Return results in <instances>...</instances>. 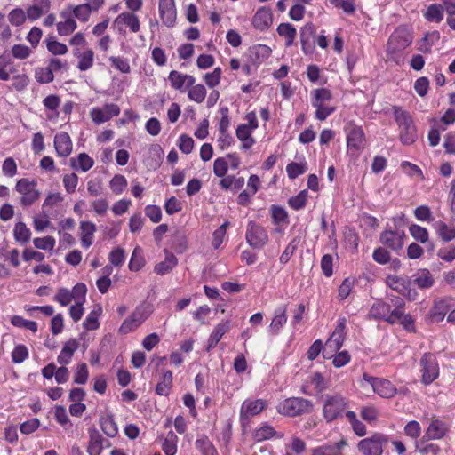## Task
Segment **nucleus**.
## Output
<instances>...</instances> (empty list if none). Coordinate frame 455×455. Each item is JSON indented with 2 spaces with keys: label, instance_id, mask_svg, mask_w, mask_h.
Instances as JSON below:
<instances>
[{
  "label": "nucleus",
  "instance_id": "43",
  "mask_svg": "<svg viewBox=\"0 0 455 455\" xmlns=\"http://www.w3.org/2000/svg\"><path fill=\"white\" fill-rule=\"evenodd\" d=\"M44 42L47 50L53 55H64L68 52L67 45L55 40L53 36L48 37Z\"/></svg>",
  "mask_w": 455,
  "mask_h": 455
},
{
  "label": "nucleus",
  "instance_id": "64",
  "mask_svg": "<svg viewBox=\"0 0 455 455\" xmlns=\"http://www.w3.org/2000/svg\"><path fill=\"white\" fill-rule=\"evenodd\" d=\"M437 256L445 262H451L455 259V245L450 244L438 250Z\"/></svg>",
  "mask_w": 455,
  "mask_h": 455
},
{
  "label": "nucleus",
  "instance_id": "51",
  "mask_svg": "<svg viewBox=\"0 0 455 455\" xmlns=\"http://www.w3.org/2000/svg\"><path fill=\"white\" fill-rule=\"evenodd\" d=\"M307 201V191L301 190L297 196L289 198L288 204L291 208L299 211L305 207Z\"/></svg>",
  "mask_w": 455,
  "mask_h": 455
},
{
  "label": "nucleus",
  "instance_id": "20",
  "mask_svg": "<svg viewBox=\"0 0 455 455\" xmlns=\"http://www.w3.org/2000/svg\"><path fill=\"white\" fill-rule=\"evenodd\" d=\"M432 226L435 235L442 243H446L455 240V225L447 224L443 220H437L435 221Z\"/></svg>",
  "mask_w": 455,
  "mask_h": 455
},
{
  "label": "nucleus",
  "instance_id": "2",
  "mask_svg": "<svg viewBox=\"0 0 455 455\" xmlns=\"http://www.w3.org/2000/svg\"><path fill=\"white\" fill-rule=\"evenodd\" d=\"M314 410L312 401L303 397H290L281 402L277 406L280 414L288 417H297L309 414Z\"/></svg>",
  "mask_w": 455,
  "mask_h": 455
},
{
  "label": "nucleus",
  "instance_id": "60",
  "mask_svg": "<svg viewBox=\"0 0 455 455\" xmlns=\"http://www.w3.org/2000/svg\"><path fill=\"white\" fill-rule=\"evenodd\" d=\"M275 434L276 432L272 427L265 425L255 431L254 439L257 442H262L273 437Z\"/></svg>",
  "mask_w": 455,
  "mask_h": 455
},
{
  "label": "nucleus",
  "instance_id": "5",
  "mask_svg": "<svg viewBox=\"0 0 455 455\" xmlns=\"http://www.w3.org/2000/svg\"><path fill=\"white\" fill-rule=\"evenodd\" d=\"M347 131V153L357 157L364 149L366 139L361 126L349 124Z\"/></svg>",
  "mask_w": 455,
  "mask_h": 455
},
{
  "label": "nucleus",
  "instance_id": "1",
  "mask_svg": "<svg viewBox=\"0 0 455 455\" xmlns=\"http://www.w3.org/2000/svg\"><path fill=\"white\" fill-rule=\"evenodd\" d=\"M395 120L400 128V140L403 145L414 143L418 138L417 129L410 113L402 108L394 106Z\"/></svg>",
  "mask_w": 455,
  "mask_h": 455
},
{
  "label": "nucleus",
  "instance_id": "54",
  "mask_svg": "<svg viewBox=\"0 0 455 455\" xmlns=\"http://www.w3.org/2000/svg\"><path fill=\"white\" fill-rule=\"evenodd\" d=\"M35 77L39 84H49L53 81L54 75L48 66L46 68H36Z\"/></svg>",
  "mask_w": 455,
  "mask_h": 455
},
{
  "label": "nucleus",
  "instance_id": "22",
  "mask_svg": "<svg viewBox=\"0 0 455 455\" xmlns=\"http://www.w3.org/2000/svg\"><path fill=\"white\" fill-rule=\"evenodd\" d=\"M287 306L281 305L275 308L274 317L269 326V331L272 334H278L280 330L287 322Z\"/></svg>",
  "mask_w": 455,
  "mask_h": 455
},
{
  "label": "nucleus",
  "instance_id": "28",
  "mask_svg": "<svg viewBox=\"0 0 455 455\" xmlns=\"http://www.w3.org/2000/svg\"><path fill=\"white\" fill-rule=\"evenodd\" d=\"M165 253L164 260L155 266V272L161 275L171 272L178 264V259L174 254L166 251Z\"/></svg>",
  "mask_w": 455,
  "mask_h": 455
},
{
  "label": "nucleus",
  "instance_id": "38",
  "mask_svg": "<svg viewBox=\"0 0 455 455\" xmlns=\"http://www.w3.org/2000/svg\"><path fill=\"white\" fill-rule=\"evenodd\" d=\"M196 448L198 449L203 455H218L217 450L205 435L196 439L195 443Z\"/></svg>",
  "mask_w": 455,
  "mask_h": 455
},
{
  "label": "nucleus",
  "instance_id": "48",
  "mask_svg": "<svg viewBox=\"0 0 455 455\" xmlns=\"http://www.w3.org/2000/svg\"><path fill=\"white\" fill-rule=\"evenodd\" d=\"M409 231H410L411 235L417 242L425 243L428 241L429 234H428V231L427 228H425L419 225H417V224H412L411 226H410Z\"/></svg>",
  "mask_w": 455,
  "mask_h": 455
},
{
  "label": "nucleus",
  "instance_id": "13",
  "mask_svg": "<svg viewBox=\"0 0 455 455\" xmlns=\"http://www.w3.org/2000/svg\"><path fill=\"white\" fill-rule=\"evenodd\" d=\"M266 407V401L262 399L245 400L240 410V420L242 424L249 421L251 417L259 414Z\"/></svg>",
  "mask_w": 455,
  "mask_h": 455
},
{
  "label": "nucleus",
  "instance_id": "31",
  "mask_svg": "<svg viewBox=\"0 0 455 455\" xmlns=\"http://www.w3.org/2000/svg\"><path fill=\"white\" fill-rule=\"evenodd\" d=\"M388 313H390V305L382 300H378L371 306L369 315L374 319L387 321Z\"/></svg>",
  "mask_w": 455,
  "mask_h": 455
},
{
  "label": "nucleus",
  "instance_id": "4",
  "mask_svg": "<svg viewBox=\"0 0 455 455\" xmlns=\"http://www.w3.org/2000/svg\"><path fill=\"white\" fill-rule=\"evenodd\" d=\"M36 187V180L28 178H22L16 182L15 190L21 196L20 204L22 206H30L39 199L41 193Z\"/></svg>",
  "mask_w": 455,
  "mask_h": 455
},
{
  "label": "nucleus",
  "instance_id": "27",
  "mask_svg": "<svg viewBox=\"0 0 455 455\" xmlns=\"http://www.w3.org/2000/svg\"><path fill=\"white\" fill-rule=\"evenodd\" d=\"M412 283L419 289H428L435 283L433 275L427 269H421L412 276Z\"/></svg>",
  "mask_w": 455,
  "mask_h": 455
},
{
  "label": "nucleus",
  "instance_id": "17",
  "mask_svg": "<svg viewBox=\"0 0 455 455\" xmlns=\"http://www.w3.org/2000/svg\"><path fill=\"white\" fill-rule=\"evenodd\" d=\"M448 431L449 427L445 422L434 419L430 422L420 442L427 443L430 440H440L445 436Z\"/></svg>",
  "mask_w": 455,
  "mask_h": 455
},
{
  "label": "nucleus",
  "instance_id": "16",
  "mask_svg": "<svg viewBox=\"0 0 455 455\" xmlns=\"http://www.w3.org/2000/svg\"><path fill=\"white\" fill-rule=\"evenodd\" d=\"M405 233L403 231L385 230L380 235L382 244L395 251L403 247Z\"/></svg>",
  "mask_w": 455,
  "mask_h": 455
},
{
  "label": "nucleus",
  "instance_id": "21",
  "mask_svg": "<svg viewBox=\"0 0 455 455\" xmlns=\"http://www.w3.org/2000/svg\"><path fill=\"white\" fill-rule=\"evenodd\" d=\"M272 20L271 12L267 8H260L254 14L252 24L256 29L264 31L270 27Z\"/></svg>",
  "mask_w": 455,
  "mask_h": 455
},
{
  "label": "nucleus",
  "instance_id": "23",
  "mask_svg": "<svg viewBox=\"0 0 455 455\" xmlns=\"http://www.w3.org/2000/svg\"><path fill=\"white\" fill-rule=\"evenodd\" d=\"M172 372L169 370L164 371L159 376V380L156 387V393L159 395L168 396L172 387Z\"/></svg>",
  "mask_w": 455,
  "mask_h": 455
},
{
  "label": "nucleus",
  "instance_id": "30",
  "mask_svg": "<svg viewBox=\"0 0 455 455\" xmlns=\"http://www.w3.org/2000/svg\"><path fill=\"white\" fill-rule=\"evenodd\" d=\"M100 425L101 430L108 437H115L118 433L117 425L111 414L101 416L100 419Z\"/></svg>",
  "mask_w": 455,
  "mask_h": 455
},
{
  "label": "nucleus",
  "instance_id": "56",
  "mask_svg": "<svg viewBox=\"0 0 455 455\" xmlns=\"http://www.w3.org/2000/svg\"><path fill=\"white\" fill-rule=\"evenodd\" d=\"M230 225L229 221H225L220 227H219L212 234V247L218 249L224 239L226 235L227 228Z\"/></svg>",
  "mask_w": 455,
  "mask_h": 455
},
{
  "label": "nucleus",
  "instance_id": "34",
  "mask_svg": "<svg viewBox=\"0 0 455 455\" xmlns=\"http://www.w3.org/2000/svg\"><path fill=\"white\" fill-rule=\"evenodd\" d=\"M270 213L275 225H287L289 223L288 213L283 206L276 204L271 205Z\"/></svg>",
  "mask_w": 455,
  "mask_h": 455
},
{
  "label": "nucleus",
  "instance_id": "57",
  "mask_svg": "<svg viewBox=\"0 0 455 455\" xmlns=\"http://www.w3.org/2000/svg\"><path fill=\"white\" fill-rule=\"evenodd\" d=\"M12 324L16 327H23L30 330L34 333L37 331V323L34 321L26 320L20 315H14L11 319Z\"/></svg>",
  "mask_w": 455,
  "mask_h": 455
},
{
  "label": "nucleus",
  "instance_id": "46",
  "mask_svg": "<svg viewBox=\"0 0 455 455\" xmlns=\"http://www.w3.org/2000/svg\"><path fill=\"white\" fill-rule=\"evenodd\" d=\"M145 264L143 251L140 247H136L132 254L129 268L132 271H139Z\"/></svg>",
  "mask_w": 455,
  "mask_h": 455
},
{
  "label": "nucleus",
  "instance_id": "59",
  "mask_svg": "<svg viewBox=\"0 0 455 455\" xmlns=\"http://www.w3.org/2000/svg\"><path fill=\"white\" fill-rule=\"evenodd\" d=\"M28 357V349L24 345H17L12 352V360L14 363H21Z\"/></svg>",
  "mask_w": 455,
  "mask_h": 455
},
{
  "label": "nucleus",
  "instance_id": "33",
  "mask_svg": "<svg viewBox=\"0 0 455 455\" xmlns=\"http://www.w3.org/2000/svg\"><path fill=\"white\" fill-rule=\"evenodd\" d=\"M448 310V306L445 301L440 300L435 303L430 309L428 316L433 323H439L443 320Z\"/></svg>",
  "mask_w": 455,
  "mask_h": 455
},
{
  "label": "nucleus",
  "instance_id": "37",
  "mask_svg": "<svg viewBox=\"0 0 455 455\" xmlns=\"http://www.w3.org/2000/svg\"><path fill=\"white\" fill-rule=\"evenodd\" d=\"M101 307H94L87 315L86 319L83 323V326L86 331L97 330L100 326L99 316L101 314Z\"/></svg>",
  "mask_w": 455,
  "mask_h": 455
},
{
  "label": "nucleus",
  "instance_id": "63",
  "mask_svg": "<svg viewBox=\"0 0 455 455\" xmlns=\"http://www.w3.org/2000/svg\"><path fill=\"white\" fill-rule=\"evenodd\" d=\"M32 53L31 49L24 44H14L12 48V54L15 59L25 60Z\"/></svg>",
  "mask_w": 455,
  "mask_h": 455
},
{
  "label": "nucleus",
  "instance_id": "41",
  "mask_svg": "<svg viewBox=\"0 0 455 455\" xmlns=\"http://www.w3.org/2000/svg\"><path fill=\"white\" fill-rule=\"evenodd\" d=\"M94 62V52L92 49L87 48L83 52V55L78 59L77 68L80 71L90 69Z\"/></svg>",
  "mask_w": 455,
  "mask_h": 455
},
{
  "label": "nucleus",
  "instance_id": "9",
  "mask_svg": "<svg viewBox=\"0 0 455 455\" xmlns=\"http://www.w3.org/2000/svg\"><path fill=\"white\" fill-rule=\"evenodd\" d=\"M412 43V35L405 26H399L390 36L387 51L388 53L401 52Z\"/></svg>",
  "mask_w": 455,
  "mask_h": 455
},
{
  "label": "nucleus",
  "instance_id": "14",
  "mask_svg": "<svg viewBox=\"0 0 455 455\" xmlns=\"http://www.w3.org/2000/svg\"><path fill=\"white\" fill-rule=\"evenodd\" d=\"M119 114L120 108L114 103L105 104L102 108H93L90 112L92 121L97 124H103Z\"/></svg>",
  "mask_w": 455,
  "mask_h": 455
},
{
  "label": "nucleus",
  "instance_id": "53",
  "mask_svg": "<svg viewBox=\"0 0 455 455\" xmlns=\"http://www.w3.org/2000/svg\"><path fill=\"white\" fill-rule=\"evenodd\" d=\"M109 186L116 195H120L127 187V180L124 176L116 174L111 179Z\"/></svg>",
  "mask_w": 455,
  "mask_h": 455
},
{
  "label": "nucleus",
  "instance_id": "12",
  "mask_svg": "<svg viewBox=\"0 0 455 455\" xmlns=\"http://www.w3.org/2000/svg\"><path fill=\"white\" fill-rule=\"evenodd\" d=\"M422 372L421 381L425 385L431 384L439 375V366L436 357L432 353H425L420 358Z\"/></svg>",
  "mask_w": 455,
  "mask_h": 455
},
{
  "label": "nucleus",
  "instance_id": "61",
  "mask_svg": "<svg viewBox=\"0 0 455 455\" xmlns=\"http://www.w3.org/2000/svg\"><path fill=\"white\" fill-rule=\"evenodd\" d=\"M8 20L12 25L19 27L25 22L26 14L21 8H15L10 12Z\"/></svg>",
  "mask_w": 455,
  "mask_h": 455
},
{
  "label": "nucleus",
  "instance_id": "26",
  "mask_svg": "<svg viewBox=\"0 0 455 455\" xmlns=\"http://www.w3.org/2000/svg\"><path fill=\"white\" fill-rule=\"evenodd\" d=\"M78 348V342L75 339H70L63 346L57 361L61 365H67L71 361L75 351Z\"/></svg>",
  "mask_w": 455,
  "mask_h": 455
},
{
  "label": "nucleus",
  "instance_id": "32",
  "mask_svg": "<svg viewBox=\"0 0 455 455\" xmlns=\"http://www.w3.org/2000/svg\"><path fill=\"white\" fill-rule=\"evenodd\" d=\"M60 16L66 20L64 21L58 22L56 25L59 35L68 36L74 32L77 28L76 21L74 19L69 18L68 15L64 12L60 13Z\"/></svg>",
  "mask_w": 455,
  "mask_h": 455
},
{
  "label": "nucleus",
  "instance_id": "3",
  "mask_svg": "<svg viewBox=\"0 0 455 455\" xmlns=\"http://www.w3.org/2000/svg\"><path fill=\"white\" fill-rule=\"evenodd\" d=\"M312 106L315 108V118L320 121L325 120L336 109L328 102L332 99L331 91L327 88H318L311 92Z\"/></svg>",
  "mask_w": 455,
  "mask_h": 455
},
{
  "label": "nucleus",
  "instance_id": "24",
  "mask_svg": "<svg viewBox=\"0 0 455 455\" xmlns=\"http://www.w3.org/2000/svg\"><path fill=\"white\" fill-rule=\"evenodd\" d=\"M114 22L128 27L132 33L139 32L140 28L139 17L130 12H124L120 13Z\"/></svg>",
  "mask_w": 455,
  "mask_h": 455
},
{
  "label": "nucleus",
  "instance_id": "25",
  "mask_svg": "<svg viewBox=\"0 0 455 455\" xmlns=\"http://www.w3.org/2000/svg\"><path fill=\"white\" fill-rule=\"evenodd\" d=\"M315 32V30L312 23H307L300 29V43L305 54L313 52L311 38L314 36Z\"/></svg>",
  "mask_w": 455,
  "mask_h": 455
},
{
  "label": "nucleus",
  "instance_id": "40",
  "mask_svg": "<svg viewBox=\"0 0 455 455\" xmlns=\"http://www.w3.org/2000/svg\"><path fill=\"white\" fill-rule=\"evenodd\" d=\"M425 18L429 21L439 23L443 19V6L437 4H430L427 9Z\"/></svg>",
  "mask_w": 455,
  "mask_h": 455
},
{
  "label": "nucleus",
  "instance_id": "58",
  "mask_svg": "<svg viewBox=\"0 0 455 455\" xmlns=\"http://www.w3.org/2000/svg\"><path fill=\"white\" fill-rule=\"evenodd\" d=\"M401 168L410 177L417 176L419 177L421 180L424 179V175L421 169L418 165L409 161H403L401 163Z\"/></svg>",
  "mask_w": 455,
  "mask_h": 455
},
{
  "label": "nucleus",
  "instance_id": "47",
  "mask_svg": "<svg viewBox=\"0 0 455 455\" xmlns=\"http://www.w3.org/2000/svg\"><path fill=\"white\" fill-rule=\"evenodd\" d=\"M387 284L393 290L403 293L407 290V281L405 278L397 275H388L386 280Z\"/></svg>",
  "mask_w": 455,
  "mask_h": 455
},
{
  "label": "nucleus",
  "instance_id": "52",
  "mask_svg": "<svg viewBox=\"0 0 455 455\" xmlns=\"http://www.w3.org/2000/svg\"><path fill=\"white\" fill-rule=\"evenodd\" d=\"M188 96L191 100L202 103L206 97V89L203 84H196L189 89Z\"/></svg>",
  "mask_w": 455,
  "mask_h": 455
},
{
  "label": "nucleus",
  "instance_id": "18",
  "mask_svg": "<svg viewBox=\"0 0 455 455\" xmlns=\"http://www.w3.org/2000/svg\"><path fill=\"white\" fill-rule=\"evenodd\" d=\"M89 442L87 445V452L89 455H100L104 448V443H107V446L110 445V443L106 440L102 435L95 428L91 427L88 430Z\"/></svg>",
  "mask_w": 455,
  "mask_h": 455
},
{
  "label": "nucleus",
  "instance_id": "36",
  "mask_svg": "<svg viewBox=\"0 0 455 455\" xmlns=\"http://www.w3.org/2000/svg\"><path fill=\"white\" fill-rule=\"evenodd\" d=\"M13 235L17 242L24 244L30 240L31 231L24 222H18L14 226Z\"/></svg>",
  "mask_w": 455,
  "mask_h": 455
},
{
  "label": "nucleus",
  "instance_id": "62",
  "mask_svg": "<svg viewBox=\"0 0 455 455\" xmlns=\"http://www.w3.org/2000/svg\"><path fill=\"white\" fill-rule=\"evenodd\" d=\"M89 376L88 368L85 363L77 365L76 371L74 375V382L76 384H85Z\"/></svg>",
  "mask_w": 455,
  "mask_h": 455
},
{
  "label": "nucleus",
  "instance_id": "55",
  "mask_svg": "<svg viewBox=\"0 0 455 455\" xmlns=\"http://www.w3.org/2000/svg\"><path fill=\"white\" fill-rule=\"evenodd\" d=\"M299 242L300 240L299 237H294L289 243V244L286 246L285 250L279 258V260L282 264H286L290 260L291 257L294 254L295 251L297 250Z\"/></svg>",
  "mask_w": 455,
  "mask_h": 455
},
{
  "label": "nucleus",
  "instance_id": "6",
  "mask_svg": "<svg viewBox=\"0 0 455 455\" xmlns=\"http://www.w3.org/2000/svg\"><path fill=\"white\" fill-rule=\"evenodd\" d=\"M365 384H368L372 391L382 398L390 399L397 393L396 387L391 381L371 376L368 373H363V375L362 386L365 387Z\"/></svg>",
  "mask_w": 455,
  "mask_h": 455
},
{
  "label": "nucleus",
  "instance_id": "10",
  "mask_svg": "<svg viewBox=\"0 0 455 455\" xmlns=\"http://www.w3.org/2000/svg\"><path fill=\"white\" fill-rule=\"evenodd\" d=\"M245 239L253 249H262L268 242V235L266 228L260 224L250 220L247 224Z\"/></svg>",
  "mask_w": 455,
  "mask_h": 455
},
{
  "label": "nucleus",
  "instance_id": "29",
  "mask_svg": "<svg viewBox=\"0 0 455 455\" xmlns=\"http://www.w3.org/2000/svg\"><path fill=\"white\" fill-rule=\"evenodd\" d=\"M71 167L82 172L89 171L94 164V161L86 153H80L76 158L70 159Z\"/></svg>",
  "mask_w": 455,
  "mask_h": 455
},
{
  "label": "nucleus",
  "instance_id": "11",
  "mask_svg": "<svg viewBox=\"0 0 455 455\" xmlns=\"http://www.w3.org/2000/svg\"><path fill=\"white\" fill-rule=\"evenodd\" d=\"M149 316V312L143 305L138 306L126 318L119 327L118 332L122 335H126L134 331L140 325H141Z\"/></svg>",
  "mask_w": 455,
  "mask_h": 455
},
{
  "label": "nucleus",
  "instance_id": "49",
  "mask_svg": "<svg viewBox=\"0 0 455 455\" xmlns=\"http://www.w3.org/2000/svg\"><path fill=\"white\" fill-rule=\"evenodd\" d=\"M307 169V166L306 162H304V163L291 162V163L288 164L286 166V172H287L288 177L291 180H294V179L298 178L299 175L306 172Z\"/></svg>",
  "mask_w": 455,
  "mask_h": 455
},
{
  "label": "nucleus",
  "instance_id": "35",
  "mask_svg": "<svg viewBox=\"0 0 455 455\" xmlns=\"http://www.w3.org/2000/svg\"><path fill=\"white\" fill-rule=\"evenodd\" d=\"M279 36L285 37V45L287 47L292 45L296 37V28L290 23H281L277 28Z\"/></svg>",
  "mask_w": 455,
  "mask_h": 455
},
{
  "label": "nucleus",
  "instance_id": "8",
  "mask_svg": "<svg viewBox=\"0 0 455 455\" xmlns=\"http://www.w3.org/2000/svg\"><path fill=\"white\" fill-rule=\"evenodd\" d=\"M388 443V436L382 433H375L371 437L361 440L358 450L363 455H382L383 447Z\"/></svg>",
  "mask_w": 455,
  "mask_h": 455
},
{
  "label": "nucleus",
  "instance_id": "50",
  "mask_svg": "<svg viewBox=\"0 0 455 455\" xmlns=\"http://www.w3.org/2000/svg\"><path fill=\"white\" fill-rule=\"evenodd\" d=\"M92 12V8L90 4H79L73 8V14L75 18H76L82 22L88 21Z\"/></svg>",
  "mask_w": 455,
  "mask_h": 455
},
{
  "label": "nucleus",
  "instance_id": "19",
  "mask_svg": "<svg viewBox=\"0 0 455 455\" xmlns=\"http://www.w3.org/2000/svg\"><path fill=\"white\" fill-rule=\"evenodd\" d=\"M54 148L56 153L60 157L68 156L73 148V144L68 133L65 132H58L54 137Z\"/></svg>",
  "mask_w": 455,
  "mask_h": 455
},
{
  "label": "nucleus",
  "instance_id": "39",
  "mask_svg": "<svg viewBox=\"0 0 455 455\" xmlns=\"http://www.w3.org/2000/svg\"><path fill=\"white\" fill-rule=\"evenodd\" d=\"M168 80L170 81L171 86L178 91H186L185 74H182L177 70H172L169 73Z\"/></svg>",
  "mask_w": 455,
  "mask_h": 455
},
{
  "label": "nucleus",
  "instance_id": "45",
  "mask_svg": "<svg viewBox=\"0 0 455 455\" xmlns=\"http://www.w3.org/2000/svg\"><path fill=\"white\" fill-rule=\"evenodd\" d=\"M43 104L46 109L55 112L54 115L49 114L47 116V117L49 119L57 117L59 116L57 109L59 108V107L60 105V99L58 95L51 94V95L47 96L46 98L44 99Z\"/></svg>",
  "mask_w": 455,
  "mask_h": 455
},
{
  "label": "nucleus",
  "instance_id": "15",
  "mask_svg": "<svg viewBox=\"0 0 455 455\" xmlns=\"http://www.w3.org/2000/svg\"><path fill=\"white\" fill-rule=\"evenodd\" d=\"M158 9L163 24L168 28L174 27L177 18L174 0H160Z\"/></svg>",
  "mask_w": 455,
  "mask_h": 455
},
{
  "label": "nucleus",
  "instance_id": "7",
  "mask_svg": "<svg viewBox=\"0 0 455 455\" xmlns=\"http://www.w3.org/2000/svg\"><path fill=\"white\" fill-rule=\"evenodd\" d=\"M347 404L346 398L340 395H326L323 405V418L327 422H331L341 417Z\"/></svg>",
  "mask_w": 455,
  "mask_h": 455
},
{
  "label": "nucleus",
  "instance_id": "44",
  "mask_svg": "<svg viewBox=\"0 0 455 455\" xmlns=\"http://www.w3.org/2000/svg\"><path fill=\"white\" fill-rule=\"evenodd\" d=\"M395 308L394 310H390L388 313L387 321L388 323L394 324L396 322H400L403 315H404L403 306L404 302L401 298H396L395 299Z\"/></svg>",
  "mask_w": 455,
  "mask_h": 455
},
{
  "label": "nucleus",
  "instance_id": "42",
  "mask_svg": "<svg viewBox=\"0 0 455 455\" xmlns=\"http://www.w3.org/2000/svg\"><path fill=\"white\" fill-rule=\"evenodd\" d=\"M177 435L170 431L162 443V449L165 455H175L177 452Z\"/></svg>",
  "mask_w": 455,
  "mask_h": 455
}]
</instances>
